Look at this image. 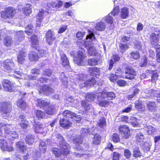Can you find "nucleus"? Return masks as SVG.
<instances>
[{
	"mask_svg": "<svg viewBox=\"0 0 160 160\" xmlns=\"http://www.w3.org/2000/svg\"><path fill=\"white\" fill-rule=\"evenodd\" d=\"M119 7L118 6H116L114 8L113 11L110 13L111 15H113L114 16H117L119 13Z\"/></svg>",
	"mask_w": 160,
	"mask_h": 160,
	"instance_id": "56",
	"label": "nucleus"
},
{
	"mask_svg": "<svg viewBox=\"0 0 160 160\" xmlns=\"http://www.w3.org/2000/svg\"><path fill=\"white\" fill-rule=\"evenodd\" d=\"M150 76H151L152 82H154V81L157 79L158 76V74L156 71H150L149 72Z\"/></svg>",
	"mask_w": 160,
	"mask_h": 160,
	"instance_id": "36",
	"label": "nucleus"
},
{
	"mask_svg": "<svg viewBox=\"0 0 160 160\" xmlns=\"http://www.w3.org/2000/svg\"><path fill=\"white\" fill-rule=\"evenodd\" d=\"M17 36L16 38H18V39L19 41H21L24 39V37L23 35V33L22 31H19L17 32Z\"/></svg>",
	"mask_w": 160,
	"mask_h": 160,
	"instance_id": "49",
	"label": "nucleus"
},
{
	"mask_svg": "<svg viewBox=\"0 0 160 160\" xmlns=\"http://www.w3.org/2000/svg\"><path fill=\"white\" fill-rule=\"evenodd\" d=\"M105 25L104 22H100L97 24L95 28L98 31H102L105 28Z\"/></svg>",
	"mask_w": 160,
	"mask_h": 160,
	"instance_id": "42",
	"label": "nucleus"
},
{
	"mask_svg": "<svg viewBox=\"0 0 160 160\" xmlns=\"http://www.w3.org/2000/svg\"><path fill=\"white\" fill-rule=\"evenodd\" d=\"M16 13L15 10L13 8L8 7L5 8L4 11L2 12L1 14L2 18L6 19L12 18Z\"/></svg>",
	"mask_w": 160,
	"mask_h": 160,
	"instance_id": "1",
	"label": "nucleus"
},
{
	"mask_svg": "<svg viewBox=\"0 0 160 160\" xmlns=\"http://www.w3.org/2000/svg\"><path fill=\"white\" fill-rule=\"evenodd\" d=\"M59 147L61 150V154L66 155L68 153L70 146L69 145L64 141H62L60 142Z\"/></svg>",
	"mask_w": 160,
	"mask_h": 160,
	"instance_id": "6",
	"label": "nucleus"
},
{
	"mask_svg": "<svg viewBox=\"0 0 160 160\" xmlns=\"http://www.w3.org/2000/svg\"><path fill=\"white\" fill-rule=\"evenodd\" d=\"M36 114L37 117L39 119L45 117V113L41 110H37Z\"/></svg>",
	"mask_w": 160,
	"mask_h": 160,
	"instance_id": "51",
	"label": "nucleus"
},
{
	"mask_svg": "<svg viewBox=\"0 0 160 160\" xmlns=\"http://www.w3.org/2000/svg\"><path fill=\"white\" fill-rule=\"evenodd\" d=\"M98 96L91 93H88L86 97V99L88 102H91L94 100V99Z\"/></svg>",
	"mask_w": 160,
	"mask_h": 160,
	"instance_id": "35",
	"label": "nucleus"
},
{
	"mask_svg": "<svg viewBox=\"0 0 160 160\" xmlns=\"http://www.w3.org/2000/svg\"><path fill=\"white\" fill-rule=\"evenodd\" d=\"M54 108L55 107L54 106L51 105L46 109V113L49 115H51L52 114L56 109Z\"/></svg>",
	"mask_w": 160,
	"mask_h": 160,
	"instance_id": "45",
	"label": "nucleus"
},
{
	"mask_svg": "<svg viewBox=\"0 0 160 160\" xmlns=\"http://www.w3.org/2000/svg\"><path fill=\"white\" fill-rule=\"evenodd\" d=\"M52 152V153L57 157L59 156L61 154L60 149L59 150L57 148H54Z\"/></svg>",
	"mask_w": 160,
	"mask_h": 160,
	"instance_id": "61",
	"label": "nucleus"
},
{
	"mask_svg": "<svg viewBox=\"0 0 160 160\" xmlns=\"http://www.w3.org/2000/svg\"><path fill=\"white\" fill-rule=\"evenodd\" d=\"M112 140L114 142H119L120 140L119 135L117 133H114L112 136Z\"/></svg>",
	"mask_w": 160,
	"mask_h": 160,
	"instance_id": "57",
	"label": "nucleus"
},
{
	"mask_svg": "<svg viewBox=\"0 0 160 160\" xmlns=\"http://www.w3.org/2000/svg\"><path fill=\"white\" fill-rule=\"evenodd\" d=\"M101 98V97L98 96L97 99L99 101H100L99 102V105L102 107H107L109 105L111 102L112 103L111 101L110 102L108 100H102Z\"/></svg>",
	"mask_w": 160,
	"mask_h": 160,
	"instance_id": "21",
	"label": "nucleus"
},
{
	"mask_svg": "<svg viewBox=\"0 0 160 160\" xmlns=\"http://www.w3.org/2000/svg\"><path fill=\"white\" fill-rule=\"evenodd\" d=\"M125 73L127 74L125 76L126 78L130 80L133 79L136 75V71L132 67H130L126 68Z\"/></svg>",
	"mask_w": 160,
	"mask_h": 160,
	"instance_id": "7",
	"label": "nucleus"
},
{
	"mask_svg": "<svg viewBox=\"0 0 160 160\" xmlns=\"http://www.w3.org/2000/svg\"><path fill=\"white\" fill-rule=\"evenodd\" d=\"M146 130H147L149 134H151L152 132L156 131V129L154 127L151 126H148L145 128Z\"/></svg>",
	"mask_w": 160,
	"mask_h": 160,
	"instance_id": "53",
	"label": "nucleus"
},
{
	"mask_svg": "<svg viewBox=\"0 0 160 160\" xmlns=\"http://www.w3.org/2000/svg\"><path fill=\"white\" fill-rule=\"evenodd\" d=\"M17 105L18 107L24 110L26 107V103L22 98L19 99L18 101Z\"/></svg>",
	"mask_w": 160,
	"mask_h": 160,
	"instance_id": "28",
	"label": "nucleus"
},
{
	"mask_svg": "<svg viewBox=\"0 0 160 160\" xmlns=\"http://www.w3.org/2000/svg\"><path fill=\"white\" fill-rule=\"evenodd\" d=\"M124 154L127 158H128L131 156V153L129 150L125 149L124 151Z\"/></svg>",
	"mask_w": 160,
	"mask_h": 160,
	"instance_id": "62",
	"label": "nucleus"
},
{
	"mask_svg": "<svg viewBox=\"0 0 160 160\" xmlns=\"http://www.w3.org/2000/svg\"><path fill=\"white\" fill-rule=\"evenodd\" d=\"M74 144L79 145L82 143V140L80 136H78L74 137L73 140Z\"/></svg>",
	"mask_w": 160,
	"mask_h": 160,
	"instance_id": "41",
	"label": "nucleus"
},
{
	"mask_svg": "<svg viewBox=\"0 0 160 160\" xmlns=\"http://www.w3.org/2000/svg\"><path fill=\"white\" fill-rule=\"evenodd\" d=\"M31 6L28 4L26 6L24 7L23 8V11L24 14L25 15L28 16L32 12Z\"/></svg>",
	"mask_w": 160,
	"mask_h": 160,
	"instance_id": "37",
	"label": "nucleus"
},
{
	"mask_svg": "<svg viewBox=\"0 0 160 160\" xmlns=\"http://www.w3.org/2000/svg\"><path fill=\"white\" fill-rule=\"evenodd\" d=\"M40 92L41 93L43 92L47 94L54 92V90L50 86L45 85L43 86L40 89Z\"/></svg>",
	"mask_w": 160,
	"mask_h": 160,
	"instance_id": "16",
	"label": "nucleus"
},
{
	"mask_svg": "<svg viewBox=\"0 0 160 160\" xmlns=\"http://www.w3.org/2000/svg\"><path fill=\"white\" fill-rule=\"evenodd\" d=\"M81 104L82 107L86 111H88L92 108V105L85 100L82 101Z\"/></svg>",
	"mask_w": 160,
	"mask_h": 160,
	"instance_id": "34",
	"label": "nucleus"
},
{
	"mask_svg": "<svg viewBox=\"0 0 160 160\" xmlns=\"http://www.w3.org/2000/svg\"><path fill=\"white\" fill-rule=\"evenodd\" d=\"M147 110L150 112L156 111L158 108V104L156 102L147 101L145 103Z\"/></svg>",
	"mask_w": 160,
	"mask_h": 160,
	"instance_id": "5",
	"label": "nucleus"
},
{
	"mask_svg": "<svg viewBox=\"0 0 160 160\" xmlns=\"http://www.w3.org/2000/svg\"><path fill=\"white\" fill-rule=\"evenodd\" d=\"M88 48L89 54L92 56H95L96 54V48L94 46H90Z\"/></svg>",
	"mask_w": 160,
	"mask_h": 160,
	"instance_id": "39",
	"label": "nucleus"
},
{
	"mask_svg": "<svg viewBox=\"0 0 160 160\" xmlns=\"http://www.w3.org/2000/svg\"><path fill=\"white\" fill-rule=\"evenodd\" d=\"M2 85L4 89L6 91H12L13 84L10 81L7 79H4L2 82Z\"/></svg>",
	"mask_w": 160,
	"mask_h": 160,
	"instance_id": "10",
	"label": "nucleus"
},
{
	"mask_svg": "<svg viewBox=\"0 0 160 160\" xmlns=\"http://www.w3.org/2000/svg\"><path fill=\"white\" fill-rule=\"evenodd\" d=\"M85 57V53L84 51L79 50L77 54V56L74 58L73 61L77 64L78 65H82Z\"/></svg>",
	"mask_w": 160,
	"mask_h": 160,
	"instance_id": "3",
	"label": "nucleus"
},
{
	"mask_svg": "<svg viewBox=\"0 0 160 160\" xmlns=\"http://www.w3.org/2000/svg\"><path fill=\"white\" fill-rule=\"evenodd\" d=\"M55 38L53 31L49 30L46 34V41L48 44L52 45Z\"/></svg>",
	"mask_w": 160,
	"mask_h": 160,
	"instance_id": "9",
	"label": "nucleus"
},
{
	"mask_svg": "<svg viewBox=\"0 0 160 160\" xmlns=\"http://www.w3.org/2000/svg\"><path fill=\"white\" fill-rule=\"evenodd\" d=\"M59 122L60 126L66 128H68L71 126L72 124V122L71 120L64 117L62 118H61Z\"/></svg>",
	"mask_w": 160,
	"mask_h": 160,
	"instance_id": "11",
	"label": "nucleus"
},
{
	"mask_svg": "<svg viewBox=\"0 0 160 160\" xmlns=\"http://www.w3.org/2000/svg\"><path fill=\"white\" fill-rule=\"evenodd\" d=\"M98 125L101 128H104L106 126V122L105 118H102L98 122Z\"/></svg>",
	"mask_w": 160,
	"mask_h": 160,
	"instance_id": "46",
	"label": "nucleus"
},
{
	"mask_svg": "<svg viewBox=\"0 0 160 160\" xmlns=\"http://www.w3.org/2000/svg\"><path fill=\"white\" fill-rule=\"evenodd\" d=\"M63 117L68 118L70 120L72 119L75 114L70 111L66 110L64 111L63 113Z\"/></svg>",
	"mask_w": 160,
	"mask_h": 160,
	"instance_id": "23",
	"label": "nucleus"
},
{
	"mask_svg": "<svg viewBox=\"0 0 160 160\" xmlns=\"http://www.w3.org/2000/svg\"><path fill=\"white\" fill-rule=\"evenodd\" d=\"M25 57L26 52L24 50H22L19 52L17 57L18 63L21 64H22L25 60Z\"/></svg>",
	"mask_w": 160,
	"mask_h": 160,
	"instance_id": "15",
	"label": "nucleus"
},
{
	"mask_svg": "<svg viewBox=\"0 0 160 160\" xmlns=\"http://www.w3.org/2000/svg\"><path fill=\"white\" fill-rule=\"evenodd\" d=\"M139 120L134 117H131L130 118V123L134 127H138L139 125Z\"/></svg>",
	"mask_w": 160,
	"mask_h": 160,
	"instance_id": "40",
	"label": "nucleus"
},
{
	"mask_svg": "<svg viewBox=\"0 0 160 160\" xmlns=\"http://www.w3.org/2000/svg\"><path fill=\"white\" fill-rule=\"evenodd\" d=\"M128 14L129 11L128 8H122L121 13V17L122 18H126L128 17Z\"/></svg>",
	"mask_w": 160,
	"mask_h": 160,
	"instance_id": "32",
	"label": "nucleus"
},
{
	"mask_svg": "<svg viewBox=\"0 0 160 160\" xmlns=\"http://www.w3.org/2000/svg\"><path fill=\"white\" fill-rule=\"evenodd\" d=\"M35 137L31 134L27 135L26 137L25 142L27 144H32L34 142Z\"/></svg>",
	"mask_w": 160,
	"mask_h": 160,
	"instance_id": "26",
	"label": "nucleus"
},
{
	"mask_svg": "<svg viewBox=\"0 0 160 160\" xmlns=\"http://www.w3.org/2000/svg\"><path fill=\"white\" fill-rule=\"evenodd\" d=\"M132 57L134 59H137L140 57V55L138 52L134 51L131 53Z\"/></svg>",
	"mask_w": 160,
	"mask_h": 160,
	"instance_id": "55",
	"label": "nucleus"
},
{
	"mask_svg": "<svg viewBox=\"0 0 160 160\" xmlns=\"http://www.w3.org/2000/svg\"><path fill=\"white\" fill-rule=\"evenodd\" d=\"M7 143V141L3 138L0 139V148L2 150L5 151L6 148Z\"/></svg>",
	"mask_w": 160,
	"mask_h": 160,
	"instance_id": "44",
	"label": "nucleus"
},
{
	"mask_svg": "<svg viewBox=\"0 0 160 160\" xmlns=\"http://www.w3.org/2000/svg\"><path fill=\"white\" fill-rule=\"evenodd\" d=\"M81 118L80 115H77L75 114L72 119V120L76 121V122H78L81 121Z\"/></svg>",
	"mask_w": 160,
	"mask_h": 160,
	"instance_id": "63",
	"label": "nucleus"
},
{
	"mask_svg": "<svg viewBox=\"0 0 160 160\" xmlns=\"http://www.w3.org/2000/svg\"><path fill=\"white\" fill-rule=\"evenodd\" d=\"M96 82V81L95 80L94 77H92L91 79H89L86 81V86L89 85L92 86Z\"/></svg>",
	"mask_w": 160,
	"mask_h": 160,
	"instance_id": "58",
	"label": "nucleus"
},
{
	"mask_svg": "<svg viewBox=\"0 0 160 160\" xmlns=\"http://www.w3.org/2000/svg\"><path fill=\"white\" fill-rule=\"evenodd\" d=\"M31 41L32 42V47H35V46L39 43V40L38 39L37 36L34 34L31 38Z\"/></svg>",
	"mask_w": 160,
	"mask_h": 160,
	"instance_id": "29",
	"label": "nucleus"
},
{
	"mask_svg": "<svg viewBox=\"0 0 160 160\" xmlns=\"http://www.w3.org/2000/svg\"><path fill=\"white\" fill-rule=\"evenodd\" d=\"M45 12H44L43 10H41V11H39L37 17V27H39L41 26L42 20L43 15Z\"/></svg>",
	"mask_w": 160,
	"mask_h": 160,
	"instance_id": "17",
	"label": "nucleus"
},
{
	"mask_svg": "<svg viewBox=\"0 0 160 160\" xmlns=\"http://www.w3.org/2000/svg\"><path fill=\"white\" fill-rule=\"evenodd\" d=\"M88 63L90 66H95L98 64V61L95 58H91L89 59Z\"/></svg>",
	"mask_w": 160,
	"mask_h": 160,
	"instance_id": "48",
	"label": "nucleus"
},
{
	"mask_svg": "<svg viewBox=\"0 0 160 160\" xmlns=\"http://www.w3.org/2000/svg\"><path fill=\"white\" fill-rule=\"evenodd\" d=\"M132 155L136 158L140 157L142 156V153L138 148L136 147L133 148Z\"/></svg>",
	"mask_w": 160,
	"mask_h": 160,
	"instance_id": "33",
	"label": "nucleus"
},
{
	"mask_svg": "<svg viewBox=\"0 0 160 160\" xmlns=\"http://www.w3.org/2000/svg\"><path fill=\"white\" fill-rule=\"evenodd\" d=\"M155 48L157 52V62H160V46H158V47Z\"/></svg>",
	"mask_w": 160,
	"mask_h": 160,
	"instance_id": "60",
	"label": "nucleus"
},
{
	"mask_svg": "<svg viewBox=\"0 0 160 160\" xmlns=\"http://www.w3.org/2000/svg\"><path fill=\"white\" fill-rule=\"evenodd\" d=\"M61 61L62 64L66 68L69 67V61L64 54H61Z\"/></svg>",
	"mask_w": 160,
	"mask_h": 160,
	"instance_id": "18",
	"label": "nucleus"
},
{
	"mask_svg": "<svg viewBox=\"0 0 160 160\" xmlns=\"http://www.w3.org/2000/svg\"><path fill=\"white\" fill-rule=\"evenodd\" d=\"M0 109L3 113V116L5 117H8L11 109V105L10 102H3L0 106Z\"/></svg>",
	"mask_w": 160,
	"mask_h": 160,
	"instance_id": "2",
	"label": "nucleus"
},
{
	"mask_svg": "<svg viewBox=\"0 0 160 160\" xmlns=\"http://www.w3.org/2000/svg\"><path fill=\"white\" fill-rule=\"evenodd\" d=\"M118 76L116 74H112L109 77V79L112 82H115L116 81Z\"/></svg>",
	"mask_w": 160,
	"mask_h": 160,
	"instance_id": "64",
	"label": "nucleus"
},
{
	"mask_svg": "<svg viewBox=\"0 0 160 160\" xmlns=\"http://www.w3.org/2000/svg\"><path fill=\"white\" fill-rule=\"evenodd\" d=\"M33 27L32 25H28L26 28L25 32L26 34L29 36L31 35L33 33V30L32 28Z\"/></svg>",
	"mask_w": 160,
	"mask_h": 160,
	"instance_id": "43",
	"label": "nucleus"
},
{
	"mask_svg": "<svg viewBox=\"0 0 160 160\" xmlns=\"http://www.w3.org/2000/svg\"><path fill=\"white\" fill-rule=\"evenodd\" d=\"M37 106L40 108H44L47 107L49 103L48 102L41 99H38L37 100Z\"/></svg>",
	"mask_w": 160,
	"mask_h": 160,
	"instance_id": "25",
	"label": "nucleus"
},
{
	"mask_svg": "<svg viewBox=\"0 0 160 160\" xmlns=\"http://www.w3.org/2000/svg\"><path fill=\"white\" fill-rule=\"evenodd\" d=\"M46 148V145L45 142L42 141L40 142L39 145V149L41 150V152H45V150Z\"/></svg>",
	"mask_w": 160,
	"mask_h": 160,
	"instance_id": "52",
	"label": "nucleus"
},
{
	"mask_svg": "<svg viewBox=\"0 0 160 160\" xmlns=\"http://www.w3.org/2000/svg\"><path fill=\"white\" fill-rule=\"evenodd\" d=\"M88 71L90 75L97 77L98 78L99 76L100 73V71L99 69L96 67H90L88 68Z\"/></svg>",
	"mask_w": 160,
	"mask_h": 160,
	"instance_id": "12",
	"label": "nucleus"
},
{
	"mask_svg": "<svg viewBox=\"0 0 160 160\" xmlns=\"http://www.w3.org/2000/svg\"><path fill=\"white\" fill-rule=\"evenodd\" d=\"M86 77V75L81 74L77 75L76 77L78 82L79 84V86L81 88L86 86V81H85Z\"/></svg>",
	"mask_w": 160,
	"mask_h": 160,
	"instance_id": "8",
	"label": "nucleus"
},
{
	"mask_svg": "<svg viewBox=\"0 0 160 160\" xmlns=\"http://www.w3.org/2000/svg\"><path fill=\"white\" fill-rule=\"evenodd\" d=\"M158 37L152 34L150 36V40L152 46L155 47V48L158 47V46H160V45L158 43Z\"/></svg>",
	"mask_w": 160,
	"mask_h": 160,
	"instance_id": "19",
	"label": "nucleus"
},
{
	"mask_svg": "<svg viewBox=\"0 0 160 160\" xmlns=\"http://www.w3.org/2000/svg\"><path fill=\"white\" fill-rule=\"evenodd\" d=\"M3 66L4 68V69L10 71L14 67V63L11 60L7 59L3 63Z\"/></svg>",
	"mask_w": 160,
	"mask_h": 160,
	"instance_id": "13",
	"label": "nucleus"
},
{
	"mask_svg": "<svg viewBox=\"0 0 160 160\" xmlns=\"http://www.w3.org/2000/svg\"><path fill=\"white\" fill-rule=\"evenodd\" d=\"M106 96L108 99L112 100L115 97V94L112 92H108L106 94Z\"/></svg>",
	"mask_w": 160,
	"mask_h": 160,
	"instance_id": "54",
	"label": "nucleus"
},
{
	"mask_svg": "<svg viewBox=\"0 0 160 160\" xmlns=\"http://www.w3.org/2000/svg\"><path fill=\"white\" fill-rule=\"evenodd\" d=\"M13 41L11 37L9 36H6L4 39V45L7 47H10L13 44Z\"/></svg>",
	"mask_w": 160,
	"mask_h": 160,
	"instance_id": "22",
	"label": "nucleus"
},
{
	"mask_svg": "<svg viewBox=\"0 0 160 160\" xmlns=\"http://www.w3.org/2000/svg\"><path fill=\"white\" fill-rule=\"evenodd\" d=\"M29 57V59L31 61L37 60L38 58L37 53L34 51L30 52Z\"/></svg>",
	"mask_w": 160,
	"mask_h": 160,
	"instance_id": "30",
	"label": "nucleus"
},
{
	"mask_svg": "<svg viewBox=\"0 0 160 160\" xmlns=\"http://www.w3.org/2000/svg\"><path fill=\"white\" fill-rule=\"evenodd\" d=\"M8 136L9 137H10V139L13 140L17 138L18 137V135L17 132L14 131H12L8 135Z\"/></svg>",
	"mask_w": 160,
	"mask_h": 160,
	"instance_id": "47",
	"label": "nucleus"
},
{
	"mask_svg": "<svg viewBox=\"0 0 160 160\" xmlns=\"http://www.w3.org/2000/svg\"><path fill=\"white\" fill-rule=\"evenodd\" d=\"M111 15V14L109 13L108 16H106L105 21L106 22L110 25L109 27V29H112L113 28L114 26L113 23V20Z\"/></svg>",
	"mask_w": 160,
	"mask_h": 160,
	"instance_id": "20",
	"label": "nucleus"
},
{
	"mask_svg": "<svg viewBox=\"0 0 160 160\" xmlns=\"http://www.w3.org/2000/svg\"><path fill=\"white\" fill-rule=\"evenodd\" d=\"M43 125L41 124H34V128L35 132L38 133H43Z\"/></svg>",
	"mask_w": 160,
	"mask_h": 160,
	"instance_id": "27",
	"label": "nucleus"
},
{
	"mask_svg": "<svg viewBox=\"0 0 160 160\" xmlns=\"http://www.w3.org/2000/svg\"><path fill=\"white\" fill-rule=\"evenodd\" d=\"M133 36V34L130 33L129 37L124 36L122 38L121 40V43H125L128 41L130 38H132Z\"/></svg>",
	"mask_w": 160,
	"mask_h": 160,
	"instance_id": "50",
	"label": "nucleus"
},
{
	"mask_svg": "<svg viewBox=\"0 0 160 160\" xmlns=\"http://www.w3.org/2000/svg\"><path fill=\"white\" fill-rule=\"evenodd\" d=\"M146 93L150 94V95L151 96L156 97L157 95L156 91L153 89H150L146 91Z\"/></svg>",
	"mask_w": 160,
	"mask_h": 160,
	"instance_id": "59",
	"label": "nucleus"
},
{
	"mask_svg": "<svg viewBox=\"0 0 160 160\" xmlns=\"http://www.w3.org/2000/svg\"><path fill=\"white\" fill-rule=\"evenodd\" d=\"M17 148L19 149L20 151L24 152L26 149V147L24 145V142L20 141L16 143Z\"/></svg>",
	"mask_w": 160,
	"mask_h": 160,
	"instance_id": "31",
	"label": "nucleus"
},
{
	"mask_svg": "<svg viewBox=\"0 0 160 160\" xmlns=\"http://www.w3.org/2000/svg\"><path fill=\"white\" fill-rule=\"evenodd\" d=\"M89 34L86 36V41L85 42V45H89L88 43L89 42H91L93 39H95L94 35L93 32L91 31H88Z\"/></svg>",
	"mask_w": 160,
	"mask_h": 160,
	"instance_id": "24",
	"label": "nucleus"
},
{
	"mask_svg": "<svg viewBox=\"0 0 160 160\" xmlns=\"http://www.w3.org/2000/svg\"><path fill=\"white\" fill-rule=\"evenodd\" d=\"M135 107L138 111L143 112L146 110L145 105L143 104L142 101H137L135 103Z\"/></svg>",
	"mask_w": 160,
	"mask_h": 160,
	"instance_id": "14",
	"label": "nucleus"
},
{
	"mask_svg": "<svg viewBox=\"0 0 160 160\" xmlns=\"http://www.w3.org/2000/svg\"><path fill=\"white\" fill-rule=\"evenodd\" d=\"M118 129L122 136L125 138H129L130 135V131L126 125H122L119 127Z\"/></svg>",
	"mask_w": 160,
	"mask_h": 160,
	"instance_id": "4",
	"label": "nucleus"
},
{
	"mask_svg": "<svg viewBox=\"0 0 160 160\" xmlns=\"http://www.w3.org/2000/svg\"><path fill=\"white\" fill-rule=\"evenodd\" d=\"M101 136L99 134H96L93 138V143L96 145L99 144L101 142Z\"/></svg>",
	"mask_w": 160,
	"mask_h": 160,
	"instance_id": "38",
	"label": "nucleus"
}]
</instances>
